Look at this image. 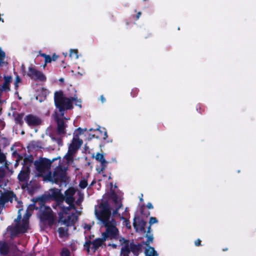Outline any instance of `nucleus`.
<instances>
[{"mask_svg": "<svg viewBox=\"0 0 256 256\" xmlns=\"http://www.w3.org/2000/svg\"><path fill=\"white\" fill-rule=\"evenodd\" d=\"M100 210L96 209L95 214L100 220L102 227L105 228L104 232L102 234V238H98L92 242H86L84 244V248H87V245L92 246V248L90 250L89 248H87L88 253H92L100 247L103 241L108 239L116 240L119 238V231L116 228V222L114 218L110 216V210L108 207L100 206Z\"/></svg>", "mask_w": 256, "mask_h": 256, "instance_id": "1", "label": "nucleus"}, {"mask_svg": "<svg viewBox=\"0 0 256 256\" xmlns=\"http://www.w3.org/2000/svg\"><path fill=\"white\" fill-rule=\"evenodd\" d=\"M75 102V105L81 107V100L78 99V97L74 96L72 98H67L64 96L62 92H56L54 94V102L56 106L59 109L60 112V116H59L56 112L55 118L58 123V130L60 133H64V128L66 125L64 122V111L65 110L70 109L72 108V102Z\"/></svg>", "mask_w": 256, "mask_h": 256, "instance_id": "2", "label": "nucleus"}, {"mask_svg": "<svg viewBox=\"0 0 256 256\" xmlns=\"http://www.w3.org/2000/svg\"><path fill=\"white\" fill-rule=\"evenodd\" d=\"M59 209L60 222L67 227L73 226L78 220V216L80 213L76 209L75 206H65L62 204L57 205Z\"/></svg>", "mask_w": 256, "mask_h": 256, "instance_id": "3", "label": "nucleus"}, {"mask_svg": "<svg viewBox=\"0 0 256 256\" xmlns=\"http://www.w3.org/2000/svg\"><path fill=\"white\" fill-rule=\"evenodd\" d=\"M76 190L74 188H70L64 192L63 195L60 190L57 188L51 189L50 190V194L58 202V205L59 204H63L64 201L68 204V206H74V201L75 200L74 195L76 193Z\"/></svg>", "mask_w": 256, "mask_h": 256, "instance_id": "4", "label": "nucleus"}, {"mask_svg": "<svg viewBox=\"0 0 256 256\" xmlns=\"http://www.w3.org/2000/svg\"><path fill=\"white\" fill-rule=\"evenodd\" d=\"M118 240L121 246V256H128V254L130 251L137 256L142 248V244L130 243L122 237L119 236Z\"/></svg>", "mask_w": 256, "mask_h": 256, "instance_id": "5", "label": "nucleus"}, {"mask_svg": "<svg viewBox=\"0 0 256 256\" xmlns=\"http://www.w3.org/2000/svg\"><path fill=\"white\" fill-rule=\"evenodd\" d=\"M21 210V208H19L18 218L15 220L14 230L16 232H25L27 230L28 228V218L32 214L31 212H26L22 220L21 221H18V220L20 218V212Z\"/></svg>", "mask_w": 256, "mask_h": 256, "instance_id": "6", "label": "nucleus"}, {"mask_svg": "<svg viewBox=\"0 0 256 256\" xmlns=\"http://www.w3.org/2000/svg\"><path fill=\"white\" fill-rule=\"evenodd\" d=\"M82 144V140L80 139V138L73 137L72 142L68 146V152L64 157L68 163L72 162L74 153L80 148Z\"/></svg>", "mask_w": 256, "mask_h": 256, "instance_id": "7", "label": "nucleus"}, {"mask_svg": "<svg viewBox=\"0 0 256 256\" xmlns=\"http://www.w3.org/2000/svg\"><path fill=\"white\" fill-rule=\"evenodd\" d=\"M51 165V162L47 160L44 159L40 160L36 164V169L40 173V176L48 175L51 177L52 174L49 170Z\"/></svg>", "mask_w": 256, "mask_h": 256, "instance_id": "8", "label": "nucleus"}, {"mask_svg": "<svg viewBox=\"0 0 256 256\" xmlns=\"http://www.w3.org/2000/svg\"><path fill=\"white\" fill-rule=\"evenodd\" d=\"M26 76L34 80H46V79L44 73L32 64L28 68Z\"/></svg>", "mask_w": 256, "mask_h": 256, "instance_id": "9", "label": "nucleus"}, {"mask_svg": "<svg viewBox=\"0 0 256 256\" xmlns=\"http://www.w3.org/2000/svg\"><path fill=\"white\" fill-rule=\"evenodd\" d=\"M146 222L141 220L140 218L136 217L134 218V226L137 232H140L144 234L146 232L144 227Z\"/></svg>", "mask_w": 256, "mask_h": 256, "instance_id": "10", "label": "nucleus"}, {"mask_svg": "<svg viewBox=\"0 0 256 256\" xmlns=\"http://www.w3.org/2000/svg\"><path fill=\"white\" fill-rule=\"evenodd\" d=\"M24 120L30 126H35L41 124V120L38 117L32 114L26 116Z\"/></svg>", "mask_w": 256, "mask_h": 256, "instance_id": "11", "label": "nucleus"}, {"mask_svg": "<svg viewBox=\"0 0 256 256\" xmlns=\"http://www.w3.org/2000/svg\"><path fill=\"white\" fill-rule=\"evenodd\" d=\"M68 229L64 227H60L58 228V232L59 236L64 240L68 237Z\"/></svg>", "mask_w": 256, "mask_h": 256, "instance_id": "12", "label": "nucleus"}, {"mask_svg": "<svg viewBox=\"0 0 256 256\" xmlns=\"http://www.w3.org/2000/svg\"><path fill=\"white\" fill-rule=\"evenodd\" d=\"M146 256H158V254L154 248L151 246H148L145 250Z\"/></svg>", "mask_w": 256, "mask_h": 256, "instance_id": "13", "label": "nucleus"}, {"mask_svg": "<svg viewBox=\"0 0 256 256\" xmlns=\"http://www.w3.org/2000/svg\"><path fill=\"white\" fill-rule=\"evenodd\" d=\"M8 246L5 242H0V253L6 254L8 252Z\"/></svg>", "mask_w": 256, "mask_h": 256, "instance_id": "14", "label": "nucleus"}, {"mask_svg": "<svg viewBox=\"0 0 256 256\" xmlns=\"http://www.w3.org/2000/svg\"><path fill=\"white\" fill-rule=\"evenodd\" d=\"M96 160L100 162L103 166H105L106 164V162L102 154L97 153L95 156Z\"/></svg>", "mask_w": 256, "mask_h": 256, "instance_id": "15", "label": "nucleus"}, {"mask_svg": "<svg viewBox=\"0 0 256 256\" xmlns=\"http://www.w3.org/2000/svg\"><path fill=\"white\" fill-rule=\"evenodd\" d=\"M86 131V128H79L76 129L74 132V137L79 138L80 135L84 133V132Z\"/></svg>", "mask_w": 256, "mask_h": 256, "instance_id": "16", "label": "nucleus"}, {"mask_svg": "<svg viewBox=\"0 0 256 256\" xmlns=\"http://www.w3.org/2000/svg\"><path fill=\"white\" fill-rule=\"evenodd\" d=\"M70 56L71 58L78 59V50H70Z\"/></svg>", "mask_w": 256, "mask_h": 256, "instance_id": "17", "label": "nucleus"}, {"mask_svg": "<svg viewBox=\"0 0 256 256\" xmlns=\"http://www.w3.org/2000/svg\"><path fill=\"white\" fill-rule=\"evenodd\" d=\"M27 176V173L21 172L18 176V178L20 181H24Z\"/></svg>", "mask_w": 256, "mask_h": 256, "instance_id": "18", "label": "nucleus"}, {"mask_svg": "<svg viewBox=\"0 0 256 256\" xmlns=\"http://www.w3.org/2000/svg\"><path fill=\"white\" fill-rule=\"evenodd\" d=\"M52 58L50 56L48 55L47 56L44 58V64L43 65V68H44L46 64L51 62Z\"/></svg>", "mask_w": 256, "mask_h": 256, "instance_id": "19", "label": "nucleus"}, {"mask_svg": "<svg viewBox=\"0 0 256 256\" xmlns=\"http://www.w3.org/2000/svg\"><path fill=\"white\" fill-rule=\"evenodd\" d=\"M61 256H70V252L67 248H64L60 253Z\"/></svg>", "mask_w": 256, "mask_h": 256, "instance_id": "20", "label": "nucleus"}, {"mask_svg": "<svg viewBox=\"0 0 256 256\" xmlns=\"http://www.w3.org/2000/svg\"><path fill=\"white\" fill-rule=\"evenodd\" d=\"M87 186H88V182H87L86 180H80V182L79 184V186L82 188H85Z\"/></svg>", "mask_w": 256, "mask_h": 256, "instance_id": "21", "label": "nucleus"}, {"mask_svg": "<svg viewBox=\"0 0 256 256\" xmlns=\"http://www.w3.org/2000/svg\"><path fill=\"white\" fill-rule=\"evenodd\" d=\"M6 56V54L4 52L0 54V65L2 66L4 63V60Z\"/></svg>", "mask_w": 256, "mask_h": 256, "instance_id": "22", "label": "nucleus"}, {"mask_svg": "<svg viewBox=\"0 0 256 256\" xmlns=\"http://www.w3.org/2000/svg\"><path fill=\"white\" fill-rule=\"evenodd\" d=\"M113 198H114V200H115V201H116V202H117V204H118V208H117L115 210H114V212H113V214H118V209H120V208H121V206H122V204H121L120 203V202H119V200H116L114 199V197Z\"/></svg>", "mask_w": 256, "mask_h": 256, "instance_id": "23", "label": "nucleus"}, {"mask_svg": "<svg viewBox=\"0 0 256 256\" xmlns=\"http://www.w3.org/2000/svg\"><path fill=\"white\" fill-rule=\"evenodd\" d=\"M146 236L148 238L147 242L144 243V244H146V245H148L150 244V243L152 242L153 238L152 236L150 235L148 236V234Z\"/></svg>", "mask_w": 256, "mask_h": 256, "instance_id": "24", "label": "nucleus"}, {"mask_svg": "<svg viewBox=\"0 0 256 256\" xmlns=\"http://www.w3.org/2000/svg\"><path fill=\"white\" fill-rule=\"evenodd\" d=\"M157 222H158V220L156 219V218L150 217V218L149 224L150 225L153 224H156Z\"/></svg>", "mask_w": 256, "mask_h": 256, "instance_id": "25", "label": "nucleus"}, {"mask_svg": "<svg viewBox=\"0 0 256 256\" xmlns=\"http://www.w3.org/2000/svg\"><path fill=\"white\" fill-rule=\"evenodd\" d=\"M25 69H26V67H25L24 65V64H22V66H21L20 70L22 72V74H23L24 76L26 75L27 72H26Z\"/></svg>", "mask_w": 256, "mask_h": 256, "instance_id": "26", "label": "nucleus"}, {"mask_svg": "<svg viewBox=\"0 0 256 256\" xmlns=\"http://www.w3.org/2000/svg\"><path fill=\"white\" fill-rule=\"evenodd\" d=\"M10 83V81H5V82L4 83V84L2 86V89L4 90H6V88L8 86Z\"/></svg>", "mask_w": 256, "mask_h": 256, "instance_id": "27", "label": "nucleus"}, {"mask_svg": "<svg viewBox=\"0 0 256 256\" xmlns=\"http://www.w3.org/2000/svg\"><path fill=\"white\" fill-rule=\"evenodd\" d=\"M48 54H44V53H41L40 52L39 54L37 56V57H38V56H40L44 58V59L47 56Z\"/></svg>", "mask_w": 256, "mask_h": 256, "instance_id": "28", "label": "nucleus"}, {"mask_svg": "<svg viewBox=\"0 0 256 256\" xmlns=\"http://www.w3.org/2000/svg\"><path fill=\"white\" fill-rule=\"evenodd\" d=\"M51 57L52 58V60L55 61L58 58V56L56 55V54H54Z\"/></svg>", "mask_w": 256, "mask_h": 256, "instance_id": "29", "label": "nucleus"}, {"mask_svg": "<svg viewBox=\"0 0 256 256\" xmlns=\"http://www.w3.org/2000/svg\"><path fill=\"white\" fill-rule=\"evenodd\" d=\"M141 15H142V12H137L136 16V20H138L140 18V16Z\"/></svg>", "mask_w": 256, "mask_h": 256, "instance_id": "30", "label": "nucleus"}, {"mask_svg": "<svg viewBox=\"0 0 256 256\" xmlns=\"http://www.w3.org/2000/svg\"><path fill=\"white\" fill-rule=\"evenodd\" d=\"M58 172H56L54 174V177L55 179L56 180H58Z\"/></svg>", "mask_w": 256, "mask_h": 256, "instance_id": "31", "label": "nucleus"}, {"mask_svg": "<svg viewBox=\"0 0 256 256\" xmlns=\"http://www.w3.org/2000/svg\"><path fill=\"white\" fill-rule=\"evenodd\" d=\"M90 228H91V226L90 225L85 224L84 226V228L86 230H90Z\"/></svg>", "mask_w": 256, "mask_h": 256, "instance_id": "32", "label": "nucleus"}, {"mask_svg": "<svg viewBox=\"0 0 256 256\" xmlns=\"http://www.w3.org/2000/svg\"><path fill=\"white\" fill-rule=\"evenodd\" d=\"M4 176V171L0 170V180L3 178Z\"/></svg>", "mask_w": 256, "mask_h": 256, "instance_id": "33", "label": "nucleus"}, {"mask_svg": "<svg viewBox=\"0 0 256 256\" xmlns=\"http://www.w3.org/2000/svg\"><path fill=\"white\" fill-rule=\"evenodd\" d=\"M195 244L196 246H200V240L198 239L195 242Z\"/></svg>", "mask_w": 256, "mask_h": 256, "instance_id": "34", "label": "nucleus"}, {"mask_svg": "<svg viewBox=\"0 0 256 256\" xmlns=\"http://www.w3.org/2000/svg\"><path fill=\"white\" fill-rule=\"evenodd\" d=\"M4 80H12V77L11 76H4Z\"/></svg>", "mask_w": 256, "mask_h": 256, "instance_id": "35", "label": "nucleus"}, {"mask_svg": "<svg viewBox=\"0 0 256 256\" xmlns=\"http://www.w3.org/2000/svg\"><path fill=\"white\" fill-rule=\"evenodd\" d=\"M146 206L149 209H152L153 208V206L151 203L148 204Z\"/></svg>", "mask_w": 256, "mask_h": 256, "instance_id": "36", "label": "nucleus"}, {"mask_svg": "<svg viewBox=\"0 0 256 256\" xmlns=\"http://www.w3.org/2000/svg\"><path fill=\"white\" fill-rule=\"evenodd\" d=\"M4 159V156L2 154H0V160L1 161H3Z\"/></svg>", "mask_w": 256, "mask_h": 256, "instance_id": "37", "label": "nucleus"}, {"mask_svg": "<svg viewBox=\"0 0 256 256\" xmlns=\"http://www.w3.org/2000/svg\"><path fill=\"white\" fill-rule=\"evenodd\" d=\"M108 137L107 133L106 132H104V139H106Z\"/></svg>", "mask_w": 256, "mask_h": 256, "instance_id": "38", "label": "nucleus"}, {"mask_svg": "<svg viewBox=\"0 0 256 256\" xmlns=\"http://www.w3.org/2000/svg\"><path fill=\"white\" fill-rule=\"evenodd\" d=\"M82 201V200L80 198H79L78 200L76 202V204H78V205H80V202Z\"/></svg>", "mask_w": 256, "mask_h": 256, "instance_id": "39", "label": "nucleus"}, {"mask_svg": "<svg viewBox=\"0 0 256 256\" xmlns=\"http://www.w3.org/2000/svg\"><path fill=\"white\" fill-rule=\"evenodd\" d=\"M20 82V81L18 80L15 82V86L16 87H17L18 86V84Z\"/></svg>", "mask_w": 256, "mask_h": 256, "instance_id": "40", "label": "nucleus"}, {"mask_svg": "<svg viewBox=\"0 0 256 256\" xmlns=\"http://www.w3.org/2000/svg\"><path fill=\"white\" fill-rule=\"evenodd\" d=\"M100 98V100H101L102 102H104L105 101V99L104 98L103 96H101Z\"/></svg>", "mask_w": 256, "mask_h": 256, "instance_id": "41", "label": "nucleus"}, {"mask_svg": "<svg viewBox=\"0 0 256 256\" xmlns=\"http://www.w3.org/2000/svg\"><path fill=\"white\" fill-rule=\"evenodd\" d=\"M90 248V250H92V246H89V245H87V248H85L86 249V250H87V248Z\"/></svg>", "mask_w": 256, "mask_h": 256, "instance_id": "42", "label": "nucleus"}, {"mask_svg": "<svg viewBox=\"0 0 256 256\" xmlns=\"http://www.w3.org/2000/svg\"><path fill=\"white\" fill-rule=\"evenodd\" d=\"M18 208H20L22 206V203L20 202H18Z\"/></svg>", "mask_w": 256, "mask_h": 256, "instance_id": "43", "label": "nucleus"}, {"mask_svg": "<svg viewBox=\"0 0 256 256\" xmlns=\"http://www.w3.org/2000/svg\"><path fill=\"white\" fill-rule=\"evenodd\" d=\"M150 226L148 228V232H147L148 233H150Z\"/></svg>", "mask_w": 256, "mask_h": 256, "instance_id": "44", "label": "nucleus"}, {"mask_svg": "<svg viewBox=\"0 0 256 256\" xmlns=\"http://www.w3.org/2000/svg\"><path fill=\"white\" fill-rule=\"evenodd\" d=\"M20 80V78L18 76L16 78V80Z\"/></svg>", "mask_w": 256, "mask_h": 256, "instance_id": "45", "label": "nucleus"}, {"mask_svg": "<svg viewBox=\"0 0 256 256\" xmlns=\"http://www.w3.org/2000/svg\"><path fill=\"white\" fill-rule=\"evenodd\" d=\"M97 130H98L100 132V133H102V132L100 130V128H97Z\"/></svg>", "mask_w": 256, "mask_h": 256, "instance_id": "46", "label": "nucleus"}, {"mask_svg": "<svg viewBox=\"0 0 256 256\" xmlns=\"http://www.w3.org/2000/svg\"><path fill=\"white\" fill-rule=\"evenodd\" d=\"M126 25H128V24H129V22H128V20H126Z\"/></svg>", "mask_w": 256, "mask_h": 256, "instance_id": "47", "label": "nucleus"}, {"mask_svg": "<svg viewBox=\"0 0 256 256\" xmlns=\"http://www.w3.org/2000/svg\"><path fill=\"white\" fill-rule=\"evenodd\" d=\"M112 246H113L114 248H116V244H112Z\"/></svg>", "mask_w": 256, "mask_h": 256, "instance_id": "48", "label": "nucleus"}, {"mask_svg": "<svg viewBox=\"0 0 256 256\" xmlns=\"http://www.w3.org/2000/svg\"><path fill=\"white\" fill-rule=\"evenodd\" d=\"M4 51L2 50V48H0V54H1L2 52Z\"/></svg>", "mask_w": 256, "mask_h": 256, "instance_id": "49", "label": "nucleus"}, {"mask_svg": "<svg viewBox=\"0 0 256 256\" xmlns=\"http://www.w3.org/2000/svg\"><path fill=\"white\" fill-rule=\"evenodd\" d=\"M58 80H64V79L63 78H60Z\"/></svg>", "mask_w": 256, "mask_h": 256, "instance_id": "50", "label": "nucleus"}, {"mask_svg": "<svg viewBox=\"0 0 256 256\" xmlns=\"http://www.w3.org/2000/svg\"><path fill=\"white\" fill-rule=\"evenodd\" d=\"M2 196V192H1L0 191V197Z\"/></svg>", "mask_w": 256, "mask_h": 256, "instance_id": "51", "label": "nucleus"}, {"mask_svg": "<svg viewBox=\"0 0 256 256\" xmlns=\"http://www.w3.org/2000/svg\"><path fill=\"white\" fill-rule=\"evenodd\" d=\"M140 201H142V200H143L142 198H140Z\"/></svg>", "mask_w": 256, "mask_h": 256, "instance_id": "52", "label": "nucleus"}, {"mask_svg": "<svg viewBox=\"0 0 256 256\" xmlns=\"http://www.w3.org/2000/svg\"><path fill=\"white\" fill-rule=\"evenodd\" d=\"M92 128H90V130H90V131H92Z\"/></svg>", "mask_w": 256, "mask_h": 256, "instance_id": "53", "label": "nucleus"}, {"mask_svg": "<svg viewBox=\"0 0 256 256\" xmlns=\"http://www.w3.org/2000/svg\"><path fill=\"white\" fill-rule=\"evenodd\" d=\"M112 17L114 18V15L113 14L112 15Z\"/></svg>", "mask_w": 256, "mask_h": 256, "instance_id": "54", "label": "nucleus"}]
</instances>
